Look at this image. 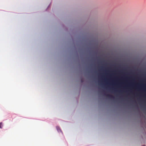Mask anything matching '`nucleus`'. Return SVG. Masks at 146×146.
I'll return each instance as SVG.
<instances>
[{
	"label": "nucleus",
	"instance_id": "obj_1",
	"mask_svg": "<svg viewBox=\"0 0 146 146\" xmlns=\"http://www.w3.org/2000/svg\"><path fill=\"white\" fill-rule=\"evenodd\" d=\"M107 96L109 98H114V97L112 96V95H110L109 94H108L107 95Z\"/></svg>",
	"mask_w": 146,
	"mask_h": 146
},
{
	"label": "nucleus",
	"instance_id": "obj_2",
	"mask_svg": "<svg viewBox=\"0 0 146 146\" xmlns=\"http://www.w3.org/2000/svg\"><path fill=\"white\" fill-rule=\"evenodd\" d=\"M56 129L58 131H61V129L59 127H56Z\"/></svg>",
	"mask_w": 146,
	"mask_h": 146
},
{
	"label": "nucleus",
	"instance_id": "obj_3",
	"mask_svg": "<svg viewBox=\"0 0 146 146\" xmlns=\"http://www.w3.org/2000/svg\"><path fill=\"white\" fill-rule=\"evenodd\" d=\"M2 123L1 122L0 123V128H2Z\"/></svg>",
	"mask_w": 146,
	"mask_h": 146
},
{
	"label": "nucleus",
	"instance_id": "obj_4",
	"mask_svg": "<svg viewBox=\"0 0 146 146\" xmlns=\"http://www.w3.org/2000/svg\"><path fill=\"white\" fill-rule=\"evenodd\" d=\"M142 146H145V145H143Z\"/></svg>",
	"mask_w": 146,
	"mask_h": 146
}]
</instances>
